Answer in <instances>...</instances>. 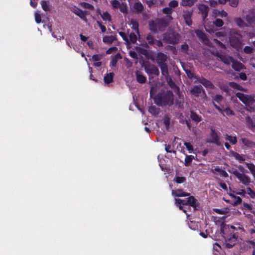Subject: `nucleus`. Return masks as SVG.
I'll list each match as a JSON object with an SVG mask.
<instances>
[{
    "instance_id": "1",
    "label": "nucleus",
    "mask_w": 255,
    "mask_h": 255,
    "mask_svg": "<svg viewBox=\"0 0 255 255\" xmlns=\"http://www.w3.org/2000/svg\"><path fill=\"white\" fill-rule=\"evenodd\" d=\"M235 230V227L230 226L229 224H220V234L224 238L225 247L228 249L232 248L236 244L237 236L234 233Z\"/></svg>"
},
{
    "instance_id": "2",
    "label": "nucleus",
    "mask_w": 255,
    "mask_h": 255,
    "mask_svg": "<svg viewBox=\"0 0 255 255\" xmlns=\"http://www.w3.org/2000/svg\"><path fill=\"white\" fill-rule=\"evenodd\" d=\"M158 106H171L174 104V94L171 90H161L153 98Z\"/></svg>"
},
{
    "instance_id": "3",
    "label": "nucleus",
    "mask_w": 255,
    "mask_h": 255,
    "mask_svg": "<svg viewBox=\"0 0 255 255\" xmlns=\"http://www.w3.org/2000/svg\"><path fill=\"white\" fill-rule=\"evenodd\" d=\"M189 227L193 230H197L199 234L204 238H207L210 233H212L211 224H188Z\"/></svg>"
},
{
    "instance_id": "4",
    "label": "nucleus",
    "mask_w": 255,
    "mask_h": 255,
    "mask_svg": "<svg viewBox=\"0 0 255 255\" xmlns=\"http://www.w3.org/2000/svg\"><path fill=\"white\" fill-rule=\"evenodd\" d=\"M179 40V34L174 31L167 32L163 34V40L166 43L176 44Z\"/></svg>"
},
{
    "instance_id": "5",
    "label": "nucleus",
    "mask_w": 255,
    "mask_h": 255,
    "mask_svg": "<svg viewBox=\"0 0 255 255\" xmlns=\"http://www.w3.org/2000/svg\"><path fill=\"white\" fill-rule=\"evenodd\" d=\"M236 96L246 106H250L255 102V99L253 96L245 95L239 92L237 93Z\"/></svg>"
},
{
    "instance_id": "6",
    "label": "nucleus",
    "mask_w": 255,
    "mask_h": 255,
    "mask_svg": "<svg viewBox=\"0 0 255 255\" xmlns=\"http://www.w3.org/2000/svg\"><path fill=\"white\" fill-rule=\"evenodd\" d=\"M232 173L238 179L240 182L245 186L250 185L251 181L250 177L242 173H240L238 170H235L233 171Z\"/></svg>"
},
{
    "instance_id": "7",
    "label": "nucleus",
    "mask_w": 255,
    "mask_h": 255,
    "mask_svg": "<svg viewBox=\"0 0 255 255\" xmlns=\"http://www.w3.org/2000/svg\"><path fill=\"white\" fill-rule=\"evenodd\" d=\"M145 72L149 75H155L157 76L159 75V71L158 68L154 64L149 63H146L144 66Z\"/></svg>"
},
{
    "instance_id": "8",
    "label": "nucleus",
    "mask_w": 255,
    "mask_h": 255,
    "mask_svg": "<svg viewBox=\"0 0 255 255\" xmlns=\"http://www.w3.org/2000/svg\"><path fill=\"white\" fill-rule=\"evenodd\" d=\"M145 39L147 41L148 44L150 46H154L155 45L159 47L163 46V44L161 40L155 39L154 37L150 33L147 34Z\"/></svg>"
},
{
    "instance_id": "9",
    "label": "nucleus",
    "mask_w": 255,
    "mask_h": 255,
    "mask_svg": "<svg viewBox=\"0 0 255 255\" xmlns=\"http://www.w3.org/2000/svg\"><path fill=\"white\" fill-rule=\"evenodd\" d=\"M210 137L211 138L207 141L208 143H215L218 146L221 145L220 136H219L217 132L213 128L211 129Z\"/></svg>"
},
{
    "instance_id": "10",
    "label": "nucleus",
    "mask_w": 255,
    "mask_h": 255,
    "mask_svg": "<svg viewBox=\"0 0 255 255\" xmlns=\"http://www.w3.org/2000/svg\"><path fill=\"white\" fill-rule=\"evenodd\" d=\"M186 199L187 206L193 207L194 210H198L200 209L199 203L194 196L189 195L188 197Z\"/></svg>"
},
{
    "instance_id": "11",
    "label": "nucleus",
    "mask_w": 255,
    "mask_h": 255,
    "mask_svg": "<svg viewBox=\"0 0 255 255\" xmlns=\"http://www.w3.org/2000/svg\"><path fill=\"white\" fill-rule=\"evenodd\" d=\"M216 56L218 58V60L223 62L226 64H230L233 60L232 57L222 54L219 52L216 53Z\"/></svg>"
},
{
    "instance_id": "12",
    "label": "nucleus",
    "mask_w": 255,
    "mask_h": 255,
    "mask_svg": "<svg viewBox=\"0 0 255 255\" xmlns=\"http://www.w3.org/2000/svg\"><path fill=\"white\" fill-rule=\"evenodd\" d=\"M198 8L199 10V12L201 13L202 16L203 20H205L208 15L209 10V7L204 4H200L198 5Z\"/></svg>"
},
{
    "instance_id": "13",
    "label": "nucleus",
    "mask_w": 255,
    "mask_h": 255,
    "mask_svg": "<svg viewBox=\"0 0 255 255\" xmlns=\"http://www.w3.org/2000/svg\"><path fill=\"white\" fill-rule=\"evenodd\" d=\"M191 94L195 97H198L199 95L203 92L205 93L204 90L201 85L194 86L190 91Z\"/></svg>"
},
{
    "instance_id": "14",
    "label": "nucleus",
    "mask_w": 255,
    "mask_h": 255,
    "mask_svg": "<svg viewBox=\"0 0 255 255\" xmlns=\"http://www.w3.org/2000/svg\"><path fill=\"white\" fill-rule=\"evenodd\" d=\"M198 82L202 84L204 86L207 88L212 89L214 87V85L211 81L204 77H199L198 78Z\"/></svg>"
},
{
    "instance_id": "15",
    "label": "nucleus",
    "mask_w": 255,
    "mask_h": 255,
    "mask_svg": "<svg viewBox=\"0 0 255 255\" xmlns=\"http://www.w3.org/2000/svg\"><path fill=\"white\" fill-rule=\"evenodd\" d=\"M73 12L84 21H87V18L86 16L88 13L87 11H83L82 9L79 8L78 7H75V8L73 9Z\"/></svg>"
},
{
    "instance_id": "16",
    "label": "nucleus",
    "mask_w": 255,
    "mask_h": 255,
    "mask_svg": "<svg viewBox=\"0 0 255 255\" xmlns=\"http://www.w3.org/2000/svg\"><path fill=\"white\" fill-rule=\"evenodd\" d=\"M167 60V56L162 52H158L156 57V62L157 64L161 65L166 63Z\"/></svg>"
},
{
    "instance_id": "17",
    "label": "nucleus",
    "mask_w": 255,
    "mask_h": 255,
    "mask_svg": "<svg viewBox=\"0 0 255 255\" xmlns=\"http://www.w3.org/2000/svg\"><path fill=\"white\" fill-rule=\"evenodd\" d=\"M230 43L234 48H239L241 45V41L239 38L236 36H232L230 37Z\"/></svg>"
},
{
    "instance_id": "18",
    "label": "nucleus",
    "mask_w": 255,
    "mask_h": 255,
    "mask_svg": "<svg viewBox=\"0 0 255 255\" xmlns=\"http://www.w3.org/2000/svg\"><path fill=\"white\" fill-rule=\"evenodd\" d=\"M158 30L162 31L168 26L167 22L163 19H159L157 20Z\"/></svg>"
},
{
    "instance_id": "19",
    "label": "nucleus",
    "mask_w": 255,
    "mask_h": 255,
    "mask_svg": "<svg viewBox=\"0 0 255 255\" xmlns=\"http://www.w3.org/2000/svg\"><path fill=\"white\" fill-rule=\"evenodd\" d=\"M136 79L138 83L140 84L144 83L146 82V77L141 73V72L136 71L135 72Z\"/></svg>"
},
{
    "instance_id": "20",
    "label": "nucleus",
    "mask_w": 255,
    "mask_h": 255,
    "mask_svg": "<svg viewBox=\"0 0 255 255\" xmlns=\"http://www.w3.org/2000/svg\"><path fill=\"white\" fill-rule=\"evenodd\" d=\"M133 8L134 12L136 13H140L143 10L144 7L140 2L138 1L134 3Z\"/></svg>"
},
{
    "instance_id": "21",
    "label": "nucleus",
    "mask_w": 255,
    "mask_h": 255,
    "mask_svg": "<svg viewBox=\"0 0 255 255\" xmlns=\"http://www.w3.org/2000/svg\"><path fill=\"white\" fill-rule=\"evenodd\" d=\"M149 30L153 33L155 34L158 32L157 22L153 20L150 21L148 23Z\"/></svg>"
},
{
    "instance_id": "22",
    "label": "nucleus",
    "mask_w": 255,
    "mask_h": 255,
    "mask_svg": "<svg viewBox=\"0 0 255 255\" xmlns=\"http://www.w3.org/2000/svg\"><path fill=\"white\" fill-rule=\"evenodd\" d=\"M246 20L250 25H255V14L249 13L246 16Z\"/></svg>"
},
{
    "instance_id": "23",
    "label": "nucleus",
    "mask_w": 255,
    "mask_h": 255,
    "mask_svg": "<svg viewBox=\"0 0 255 255\" xmlns=\"http://www.w3.org/2000/svg\"><path fill=\"white\" fill-rule=\"evenodd\" d=\"M114 76V74L113 72L107 73L104 77L105 83L107 84L111 83L113 81Z\"/></svg>"
},
{
    "instance_id": "24",
    "label": "nucleus",
    "mask_w": 255,
    "mask_h": 255,
    "mask_svg": "<svg viewBox=\"0 0 255 255\" xmlns=\"http://www.w3.org/2000/svg\"><path fill=\"white\" fill-rule=\"evenodd\" d=\"M186 199H175V203L179 207L180 209H182L183 207L187 206Z\"/></svg>"
},
{
    "instance_id": "25",
    "label": "nucleus",
    "mask_w": 255,
    "mask_h": 255,
    "mask_svg": "<svg viewBox=\"0 0 255 255\" xmlns=\"http://www.w3.org/2000/svg\"><path fill=\"white\" fill-rule=\"evenodd\" d=\"M148 112L152 115L156 116L159 113L160 109L154 106H151L148 108Z\"/></svg>"
},
{
    "instance_id": "26",
    "label": "nucleus",
    "mask_w": 255,
    "mask_h": 255,
    "mask_svg": "<svg viewBox=\"0 0 255 255\" xmlns=\"http://www.w3.org/2000/svg\"><path fill=\"white\" fill-rule=\"evenodd\" d=\"M232 63V68L236 71H240L243 68V64L237 61H235L234 59Z\"/></svg>"
},
{
    "instance_id": "27",
    "label": "nucleus",
    "mask_w": 255,
    "mask_h": 255,
    "mask_svg": "<svg viewBox=\"0 0 255 255\" xmlns=\"http://www.w3.org/2000/svg\"><path fill=\"white\" fill-rule=\"evenodd\" d=\"M197 0H181V5L191 7L194 5Z\"/></svg>"
},
{
    "instance_id": "28",
    "label": "nucleus",
    "mask_w": 255,
    "mask_h": 255,
    "mask_svg": "<svg viewBox=\"0 0 255 255\" xmlns=\"http://www.w3.org/2000/svg\"><path fill=\"white\" fill-rule=\"evenodd\" d=\"M190 118L191 119L196 122L199 123L201 121V117L197 114L195 112L191 111L190 113Z\"/></svg>"
},
{
    "instance_id": "29",
    "label": "nucleus",
    "mask_w": 255,
    "mask_h": 255,
    "mask_svg": "<svg viewBox=\"0 0 255 255\" xmlns=\"http://www.w3.org/2000/svg\"><path fill=\"white\" fill-rule=\"evenodd\" d=\"M161 71V74L163 76H166L168 74V66L166 63L158 65Z\"/></svg>"
},
{
    "instance_id": "30",
    "label": "nucleus",
    "mask_w": 255,
    "mask_h": 255,
    "mask_svg": "<svg viewBox=\"0 0 255 255\" xmlns=\"http://www.w3.org/2000/svg\"><path fill=\"white\" fill-rule=\"evenodd\" d=\"M130 24L132 25L131 28L135 31L137 33L139 34V29H138V23L135 19H131L130 21Z\"/></svg>"
},
{
    "instance_id": "31",
    "label": "nucleus",
    "mask_w": 255,
    "mask_h": 255,
    "mask_svg": "<svg viewBox=\"0 0 255 255\" xmlns=\"http://www.w3.org/2000/svg\"><path fill=\"white\" fill-rule=\"evenodd\" d=\"M196 33L198 37L202 41H206L207 40V36L204 32L200 30H197L196 31Z\"/></svg>"
},
{
    "instance_id": "32",
    "label": "nucleus",
    "mask_w": 255,
    "mask_h": 255,
    "mask_svg": "<svg viewBox=\"0 0 255 255\" xmlns=\"http://www.w3.org/2000/svg\"><path fill=\"white\" fill-rule=\"evenodd\" d=\"M115 40L114 36H104L103 38V41L105 43L111 44Z\"/></svg>"
},
{
    "instance_id": "33",
    "label": "nucleus",
    "mask_w": 255,
    "mask_h": 255,
    "mask_svg": "<svg viewBox=\"0 0 255 255\" xmlns=\"http://www.w3.org/2000/svg\"><path fill=\"white\" fill-rule=\"evenodd\" d=\"M235 21L237 25L240 27H245L248 26L241 17L236 18Z\"/></svg>"
},
{
    "instance_id": "34",
    "label": "nucleus",
    "mask_w": 255,
    "mask_h": 255,
    "mask_svg": "<svg viewBox=\"0 0 255 255\" xmlns=\"http://www.w3.org/2000/svg\"><path fill=\"white\" fill-rule=\"evenodd\" d=\"M225 138L226 140H228L232 144H235L237 142V138L236 136H232L228 134H225Z\"/></svg>"
},
{
    "instance_id": "35",
    "label": "nucleus",
    "mask_w": 255,
    "mask_h": 255,
    "mask_svg": "<svg viewBox=\"0 0 255 255\" xmlns=\"http://www.w3.org/2000/svg\"><path fill=\"white\" fill-rule=\"evenodd\" d=\"M229 84L230 86L233 89H235L241 91H244V88L242 86H241L240 84L236 82H230Z\"/></svg>"
},
{
    "instance_id": "36",
    "label": "nucleus",
    "mask_w": 255,
    "mask_h": 255,
    "mask_svg": "<svg viewBox=\"0 0 255 255\" xmlns=\"http://www.w3.org/2000/svg\"><path fill=\"white\" fill-rule=\"evenodd\" d=\"M247 167L250 170L251 173L255 178V165L253 163H246Z\"/></svg>"
},
{
    "instance_id": "37",
    "label": "nucleus",
    "mask_w": 255,
    "mask_h": 255,
    "mask_svg": "<svg viewBox=\"0 0 255 255\" xmlns=\"http://www.w3.org/2000/svg\"><path fill=\"white\" fill-rule=\"evenodd\" d=\"M174 194L177 197H186L190 195V193L184 192L182 189L177 190Z\"/></svg>"
},
{
    "instance_id": "38",
    "label": "nucleus",
    "mask_w": 255,
    "mask_h": 255,
    "mask_svg": "<svg viewBox=\"0 0 255 255\" xmlns=\"http://www.w3.org/2000/svg\"><path fill=\"white\" fill-rule=\"evenodd\" d=\"M184 18L185 20L186 23L190 26L192 24V19H191V13H186L184 15Z\"/></svg>"
},
{
    "instance_id": "39",
    "label": "nucleus",
    "mask_w": 255,
    "mask_h": 255,
    "mask_svg": "<svg viewBox=\"0 0 255 255\" xmlns=\"http://www.w3.org/2000/svg\"><path fill=\"white\" fill-rule=\"evenodd\" d=\"M232 155L235 159L238 160L240 162H242L245 160L243 155H240L237 152H233Z\"/></svg>"
},
{
    "instance_id": "40",
    "label": "nucleus",
    "mask_w": 255,
    "mask_h": 255,
    "mask_svg": "<svg viewBox=\"0 0 255 255\" xmlns=\"http://www.w3.org/2000/svg\"><path fill=\"white\" fill-rule=\"evenodd\" d=\"M194 159V156L193 155H187L185 158V165L186 166H189L190 163L192 162L193 159Z\"/></svg>"
},
{
    "instance_id": "41",
    "label": "nucleus",
    "mask_w": 255,
    "mask_h": 255,
    "mask_svg": "<svg viewBox=\"0 0 255 255\" xmlns=\"http://www.w3.org/2000/svg\"><path fill=\"white\" fill-rule=\"evenodd\" d=\"M119 34L122 37L123 40L126 42V43L128 45L130 44L129 40L127 34L124 32L120 31V32H119Z\"/></svg>"
},
{
    "instance_id": "42",
    "label": "nucleus",
    "mask_w": 255,
    "mask_h": 255,
    "mask_svg": "<svg viewBox=\"0 0 255 255\" xmlns=\"http://www.w3.org/2000/svg\"><path fill=\"white\" fill-rule=\"evenodd\" d=\"M129 40L130 43H134L136 42L137 36L134 32H131L129 35Z\"/></svg>"
},
{
    "instance_id": "43",
    "label": "nucleus",
    "mask_w": 255,
    "mask_h": 255,
    "mask_svg": "<svg viewBox=\"0 0 255 255\" xmlns=\"http://www.w3.org/2000/svg\"><path fill=\"white\" fill-rule=\"evenodd\" d=\"M40 3L43 10L45 11H48L49 10L50 8L46 1L41 0Z\"/></svg>"
},
{
    "instance_id": "44",
    "label": "nucleus",
    "mask_w": 255,
    "mask_h": 255,
    "mask_svg": "<svg viewBox=\"0 0 255 255\" xmlns=\"http://www.w3.org/2000/svg\"><path fill=\"white\" fill-rule=\"evenodd\" d=\"M246 121L249 126L252 128H255V124L254 123L253 120L250 116H248L246 118Z\"/></svg>"
},
{
    "instance_id": "45",
    "label": "nucleus",
    "mask_w": 255,
    "mask_h": 255,
    "mask_svg": "<svg viewBox=\"0 0 255 255\" xmlns=\"http://www.w3.org/2000/svg\"><path fill=\"white\" fill-rule=\"evenodd\" d=\"M243 208L244 210H248L249 211H250L251 213H252L255 216V211H252V208L250 204L246 203H243Z\"/></svg>"
},
{
    "instance_id": "46",
    "label": "nucleus",
    "mask_w": 255,
    "mask_h": 255,
    "mask_svg": "<svg viewBox=\"0 0 255 255\" xmlns=\"http://www.w3.org/2000/svg\"><path fill=\"white\" fill-rule=\"evenodd\" d=\"M242 142L245 145L249 147H252L253 145L255 144L254 142L246 138H242Z\"/></svg>"
},
{
    "instance_id": "47",
    "label": "nucleus",
    "mask_w": 255,
    "mask_h": 255,
    "mask_svg": "<svg viewBox=\"0 0 255 255\" xmlns=\"http://www.w3.org/2000/svg\"><path fill=\"white\" fill-rule=\"evenodd\" d=\"M101 15L104 20L111 21V16L107 11L104 12L103 14H101Z\"/></svg>"
},
{
    "instance_id": "48",
    "label": "nucleus",
    "mask_w": 255,
    "mask_h": 255,
    "mask_svg": "<svg viewBox=\"0 0 255 255\" xmlns=\"http://www.w3.org/2000/svg\"><path fill=\"white\" fill-rule=\"evenodd\" d=\"M163 123L166 127L167 129H168L169 128L170 121V118L168 116H164L163 119Z\"/></svg>"
},
{
    "instance_id": "49",
    "label": "nucleus",
    "mask_w": 255,
    "mask_h": 255,
    "mask_svg": "<svg viewBox=\"0 0 255 255\" xmlns=\"http://www.w3.org/2000/svg\"><path fill=\"white\" fill-rule=\"evenodd\" d=\"M120 11L124 13H127V5L125 3H122L119 7Z\"/></svg>"
},
{
    "instance_id": "50",
    "label": "nucleus",
    "mask_w": 255,
    "mask_h": 255,
    "mask_svg": "<svg viewBox=\"0 0 255 255\" xmlns=\"http://www.w3.org/2000/svg\"><path fill=\"white\" fill-rule=\"evenodd\" d=\"M247 193L251 198L253 199L255 198V191H253L250 187L247 188Z\"/></svg>"
},
{
    "instance_id": "51",
    "label": "nucleus",
    "mask_w": 255,
    "mask_h": 255,
    "mask_svg": "<svg viewBox=\"0 0 255 255\" xmlns=\"http://www.w3.org/2000/svg\"><path fill=\"white\" fill-rule=\"evenodd\" d=\"M214 24L216 25V26L218 27H222L224 24L223 21L220 18L216 19L215 21L214 22Z\"/></svg>"
},
{
    "instance_id": "52",
    "label": "nucleus",
    "mask_w": 255,
    "mask_h": 255,
    "mask_svg": "<svg viewBox=\"0 0 255 255\" xmlns=\"http://www.w3.org/2000/svg\"><path fill=\"white\" fill-rule=\"evenodd\" d=\"M175 105L178 107V108L182 109L184 106L183 100L176 99L175 100Z\"/></svg>"
},
{
    "instance_id": "53",
    "label": "nucleus",
    "mask_w": 255,
    "mask_h": 255,
    "mask_svg": "<svg viewBox=\"0 0 255 255\" xmlns=\"http://www.w3.org/2000/svg\"><path fill=\"white\" fill-rule=\"evenodd\" d=\"M220 249H221V247L218 243H215L214 244L213 250H214V254L215 255H218L217 253H219V252L218 250Z\"/></svg>"
},
{
    "instance_id": "54",
    "label": "nucleus",
    "mask_w": 255,
    "mask_h": 255,
    "mask_svg": "<svg viewBox=\"0 0 255 255\" xmlns=\"http://www.w3.org/2000/svg\"><path fill=\"white\" fill-rule=\"evenodd\" d=\"M229 4L233 7H236L239 4V0H229Z\"/></svg>"
},
{
    "instance_id": "55",
    "label": "nucleus",
    "mask_w": 255,
    "mask_h": 255,
    "mask_svg": "<svg viewBox=\"0 0 255 255\" xmlns=\"http://www.w3.org/2000/svg\"><path fill=\"white\" fill-rule=\"evenodd\" d=\"M186 181V178L184 177L177 176L176 177L175 181L178 184L183 183Z\"/></svg>"
},
{
    "instance_id": "56",
    "label": "nucleus",
    "mask_w": 255,
    "mask_h": 255,
    "mask_svg": "<svg viewBox=\"0 0 255 255\" xmlns=\"http://www.w3.org/2000/svg\"><path fill=\"white\" fill-rule=\"evenodd\" d=\"M223 96L221 95H216L213 98V99L214 101H216L217 103H219L223 100Z\"/></svg>"
},
{
    "instance_id": "57",
    "label": "nucleus",
    "mask_w": 255,
    "mask_h": 255,
    "mask_svg": "<svg viewBox=\"0 0 255 255\" xmlns=\"http://www.w3.org/2000/svg\"><path fill=\"white\" fill-rule=\"evenodd\" d=\"M253 49L252 47L246 46L244 48V51L247 54H251L253 52Z\"/></svg>"
},
{
    "instance_id": "58",
    "label": "nucleus",
    "mask_w": 255,
    "mask_h": 255,
    "mask_svg": "<svg viewBox=\"0 0 255 255\" xmlns=\"http://www.w3.org/2000/svg\"><path fill=\"white\" fill-rule=\"evenodd\" d=\"M213 41L220 47H221L222 48H226V46H225V44H223L221 41H220L217 39L215 38V39H213Z\"/></svg>"
},
{
    "instance_id": "59",
    "label": "nucleus",
    "mask_w": 255,
    "mask_h": 255,
    "mask_svg": "<svg viewBox=\"0 0 255 255\" xmlns=\"http://www.w3.org/2000/svg\"><path fill=\"white\" fill-rule=\"evenodd\" d=\"M111 4L113 7L117 8L120 6V2L118 0H113L111 1Z\"/></svg>"
},
{
    "instance_id": "60",
    "label": "nucleus",
    "mask_w": 255,
    "mask_h": 255,
    "mask_svg": "<svg viewBox=\"0 0 255 255\" xmlns=\"http://www.w3.org/2000/svg\"><path fill=\"white\" fill-rule=\"evenodd\" d=\"M184 144L190 152L193 150V146L190 142H184Z\"/></svg>"
},
{
    "instance_id": "61",
    "label": "nucleus",
    "mask_w": 255,
    "mask_h": 255,
    "mask_svg": "<svg viewBox=\"0 0 255 255\" xmlns=\"http://www.w3.org/2000/svg\"><path fill=\"white\" fill-rule=\"evenodd\" d=\"M188 49L189 47L187 43H185L181 45V49L184 53H187Z\"/></svg>"
},
{
    "instance_id": "62",
    "label": "nucleus",
    "mask_w": 255,
    "mask_h": 255,
    "mask_svg": "<svg viewBox=\"0 0 255 255\" xmlns=\"http://www.w3.org/2000/svg\"><path fill=\"white\" fill-rule=\"evenodd\" d=\"M178 1L175 0H171V1L169 2V3L168 4L169 7H173V8H175V7H177L178 6Z\"/></svg>"
},
{
    "instance_id": "63",
    "label": "nucleus",
    "mask_w": 255,
    "mask_h": 255,
    "mask_svg": "<svg viewBox=\"0 0 255 255\" xmlns=\"http://www.w3.org/2000/svg\"><path fill=\"white\" fill-rule=\"evenodd\" d=\"M35 20L37 23H39L41 21V17L40 13L36 12L35 13Z\"/></svg>"
},
{
    "instance_id": "64",
    "label": "nucleus",
    "mask_w": 255,
    "mask_h": 255,
    "mask_svg": "<svg viewBox=\"0 0 255 255\" xmlns=\"http://www.w3.org/2000/svg\"><path fill=\"white\" fill-rule=\"evenodd\" d=\"M82 6L85 8H87V9H93L94 8V6L89 3H87V2H83L82 3Z\"/></svg>"
}]
</instances>
